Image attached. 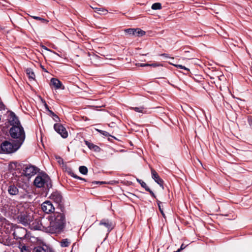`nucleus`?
Instances as JSON below:
<instances>
[{
    "label": "nucleus",
    "instance_id": "10",
    "mask_svg": "<svg viewBox=\"0 0 252 252\" xmlns=\"http://www.w3.org/2000/svg\"><path fill=\"white\" fill-rule=\"evenodd\" d=\"M38 171V169L32 165L28 166L24 170L25 176L31 177L34 175Z\"/></svg>",
    "mask_w": 252,
    "mask_h": 252
},
{
    "label": "nucleus",
    "instance_id": "12",
    "mask_svg": "<svg viewBox=\"0 0 252 252\" xmlns=\"http://www.w3.org/2000/svg\"><path fill=\"white\" fill-rule=\"evenodd\" d=\"M212 78H213V79L218 78V79L220 81L223 82L222 85H223V88H225L226 89L228 88V87L226 85V84L225 83V81H226V78L224 77V76L223 74H222L221 72L217 71L216 72H215V73L214 74V77H212Z\"/></svg>",
    "mask_w": 252,
    "mask_h": 252
},
{
    "label": "nucleus",
    "instance_id": "34",
    "mask_svg": "<svg viewBox=\"0 0 252 252\" xmlns=\"http://www.w3.org/2000/svg\"><path fill=\"white\" fill-rule=\"evenodd\" d=\"M136 65L141 67L148 66L150 65L149 63H136Z\"/></svg>",
    "mask_w": 252,
    "mask_h": 252
},
{
    "label": "nucleus",
    "instance_id": "15",
    "mask_svg": "<svg viewBox=\"0 0 252 252\" xmlns=\"http://www.w3.org/2000/svg\"><path fill=\"white\" fill-rule=\"evenodd\" d=\"M50 198L58 204H60L62 200V195L60 193L58 192H55L52 193L50 196Z\"/></svg>",
    "mask_w": 252,
    "mask_h": 252
},
{
    "label": "nucleus",
    "instance_id": "53",
    "mask_svg": "<svg viewBox=\"0 0 252 252\" xmlns=\"http://www.w3.org/2000/svg\"><path fill=\"white\" fill-rule=\"evenodd\" d=\"M1 104L0 103V107H1Z\"/></svg>",
    "mask_w": 252,
    "mask_h": 252
},
{
    "label": "nucleus",
    "instance_id": "20",
    "mask_svg": "<svg viewBox=\"0 0 252 252\" xmlns=\"http://www.w3.org/2000/svg\"><path fill=\"white\" fill-rule=\"evenodd\" d=\"M26 72L30 79L31 80H34L35 74L31 69L28 68L26 70Z\"/></svg>",
    "mask_w": 252,
    "mask_h": 252
},
{
    "label": "nucleus",
    "instance_id": "47",
    "mask_svg": "<svg viewBox=\"0 0 252 252\" xmlns=\"http://www.w3.org/2000/svg\"><path fill=\"white\" fill-rule=\"evenodd\" d=\"M228 220H235V218H229V219H228Z\"/></svg>",
    "mask_w": 252,
    "mask_h": 252
},
{
    "label": "nucleus",
    "instance_id": "35",
    "mask_svg": "<svg viewBox=\"0 0 252 252\" xmlns=\"http://www.w3.org/2000/svg\"><path fill=\"white\" fill-rule=\"evenodd\" d=\"M186 247V246H185L184 244H183L180 248L179 249H178L176 252H181V250H184L185 248Z\"/></svg>",
    "mask_w": 252,
    "mask_h": 252
},
{
    "label": "nucleus",
    "instance_id": "46",
    "mask_svg": "<svg viewBox=\"0 0 252 252\" xmlns=\"http://www.w3.org/2000/svg\"><path fill=\"white\" fill-rule=\"evenodd\" d=\"M249 123H250V126H252V120L250 121Z\"/></svg>",
    "mask_w": 252,
    "mask_h": 252
},
{
    "label": "nucleus",
    "instance_id": "23",
    "mask_svg": "<svg viewBox=\"0 0 252 252\" xmlns=\"http://www.w3.org/2000/svg\"><path fill=\"white\" fill-rule=\"evenodd\" d=\"M79 172L84 175H86L88 173V168L85 166H81L79 168Z\"/></svg>",
    "mask_w": 252,
    "mask_h": 252
},
{
    "label": "nucleus",
    "instance_id": "37",
    "mask_svg": "<svg viewBox=\"0 0 252 252\" xmlns=\"http://www.w3.org/2000/svg\"><path fill=\"white\" fill-rule=\"evenodd\" d=\"M149 66H153V67H157V66H159L160 65V64H159V63H152V64H149Z\"/></svg>",
    "mask_w": 252,
    "mask_h": 252
},
{
    "label": "nucleus",
    "instance_id": "31",
    "mask_svg": "<svg viewBox=\"0 0 252 252\" xmlns=\"http://www.w3.org/2000/svg\"><path fill=\"white\" fill-rule=\"evenodd\" d=\"M137 181L140 184V185H141V186L143 188L145 189L146 190V189L149 188L147 186L146 184L144 182L142 181V180H139V179H137Z\"/></svg>",
    "mask_w": 252,
    "mask_h": 252
},
{
    "label": "nucleus",
    "instance_id": "42",
    "mask_svg": "<svg viewBox=\"0 0 252 252\" xmlns=\"http://www.w3.org/2000/svg\"><path fill=\"white\" fill-rule=\"evenodd\" d=\"M44 102V106H45L46 109L49 111V110H50L49 109L48 106L47 105V104L46 103V102L45 101Z\"/></svg>",
    "mask_w": 252,
    "mask_h": 252
},
{
    "label": "nucleus",
    "instance_id": "32",
    "mask_svg": "<svg viewBox=\"0 0 252 252\" xmlns=\"http://www.w3.org/2000/svg\"><path fill=\"white\" fill-rule=\"evenodd\" d=\"M158 208H159V209L161 213L162 214V215L164 217V219H165L166 218L164 216V214L163 213V204H162L161 202H159L158 203Z\"/></svg>",
    "mask_w": 252,
    "mask_h": 252
},
{
    "label": "nucleus",
    "instance_id": "22",
    "mask_svg": "<svg viewBox=\"0 0 252 252\" xmlns=\"http://www.w3.org/2000/svg\"><path fill=\"white\" fill-rule=\"evenodd\" d=\"M70 242L67 239H63L61 242V246L62 247H67L69 246Z\"/></svg>",
    "mask_w": 252,
    "mask_h": 252
},
{
    "label": "nucleus",
    "instance_id": "26",
    "mask_svg": "<svg viewBox=\"0 0 252 252\" xmlns=\"http://www.w3.org/2000/svg\"><path fill=\"white\" fill-rule=\"evenodd\" d=\"M152 8L154 10L160 9L161 8V5L160 3H155L152 5Z\"/></svg>",
    "mask_w": 252,
    "mask_h": 252
},
{
    "label": "nucleus",
    "instance_id": "19",
    "mask_svg": "<svg viewBox=\"0 0 252 252\" xmlns=\"http://www.w3.org/2000/svg\"><path fill=\"white\" fill-rule=\"evenodd\" d=\"M55 220H63L65 219V216L63 213H56L54 215Z\"/></svg>",
    "mask_w": 252,
    "mask_h": 252
},
{
    "label": "nucleus",
    "instance_id": "1",
    "mask_svg": "<svg viewBox=\"0 0 252 252\" xmlns=\"http://www.w3.org/2000/svg\"><path fill=\"white\" fill-rule=\"evenodd\" d=\"M12 138L17 139V142L22 144L25 139V133L23 127L21 125L12 126L9 130Z\"/></svg>",
    "mask_w": 252,
    "mask_h": 252
},
{
    "label": "nucleus",
    "instance_id": "45",
    "mask_svg": "<svg viewBox=\"0 0 252 252\" xmlns=\"http://www.w3.org/2000/svg\"><path fill=\"white\" fill-rule=\"evenodd\" d=\"M161 55L162 56H164L165 57L168 58V56L166 54H162Z\"/></svg>",
    "mask_w": 252,
    "mask_h": 252
},
{
    "label": "nucleus",
    "instance_id": "27",
    "mask_svg": "<svg viewBox=\"0 0 252 252\" xmlns=\"http://www.w3.org/2000/svg\"><path fill=\"white\" fill-rule=\"evenodd\" d=\"M49 112L50 113L51 115L52 116L53 119L55 122H58L60 121L59 117L57 115H56L53 111H52L51 110H49Z\"/></svg>",
    "mask_w": 252,
    "mask_h": 252
},
{
    "label": "nucleus",
    "instance_id": "36",
    "mask_svg": "<svg viewBox=\"0 0 252 252\" xmlns=\"http://www.w3.org/2000/svg\"><path fill=\"white\" fill-rule=\"evenodd\" d=\"M32 17L34 19H36V20H43L45 22H46V21L39 17H37V16H32Z\"/></svg>",
    "mask_w": 252,
    "mask_h": 252
},
{
    "label": "nucleus",
    "instance_id": "14",
    "mask_svg": "<svg viewBox=\"0 0 252 252\" xmlns=\"http://www.w3.org/2000/svg\"><path fill=\"white\" fill-rule=\"evenodd\" d=\"M50 85H53L56 89H64V87L62 86L61 82L57 78H52Z\"/></svg>",
    "mask_w": 252,
    "mask_h": 252
},
{
    "label": "nucleus",
    "instance_id": "7",
    "mask_svg": "<svg viewBox=\"0 0 252 252\" xmlns=\"http://www.w3.org/2000/svg\"><path fill=\"white\" fill-rule=\"evenodd\" d=\"M8 121L10 125L12 126L21 125L20 122L18 120L17 117L15 115V114L12 112H10L9 113L8 117Z\"/></svg>",
    "mask_w": 252,
    "mask_h": 252
},
{
    "label": "nucleus",
    "instance_id": "17",
    "mask_svg": "<svg viewBox=\"0 0 252 252\" xmlns=\"http://www.w3.org/2000/svg\"><path fill=\"white\" fill-rule=\"evenodd\" d=\"M19 220H29L30 217L26 215L25 213H22L18 216Z\"/></svg>",
    "mask_w": 252,
    "mask_h": 252
},
{
    "label": "nucleus",
    "instance_id": "38",
    "mask_svg": "<svg viewBox=\"0 0 252 252\" xmlns=\"http://www.w3.org/2000/svg\"><path fill=\"white\" fill-rule=\"evenodd\" d=\"M146 190L149 191L153 196L155 197L154 192L150 189L149 188L146 189Z\"/></svg>",
    "mask_w": 252,
    "mask_h": 252
},
{
    "label": "nucleus",
    "instance_id": "3",
    "mask_svg": "<svg viewBox=\"0 0 252 252\" xmlns=\"http://www.w3.org/2000/svg\"><path fill=\"white\" fill-rule=\"evenodd\" d=\"M48 224H46L45 231L51 233L61 232L64 227L63 221H48Z\"/></svg>",
    "mask_w": 252,
    "mask_h": 252
},
{
    "label": "nucleus",
    "instance_id": "6",
    "mask_svg": "<svg viewBox=\"0 0 252 252\" xmlns=\"http://www.w3.org/2000/svg\"><path fill=\"white\" fill-rule=\"evenodd\" d=\"M114 225L112 221H100L99 224V228L101 231L106 232L108 234L114 228Z\"/></svg>",
    "mask_w": 252,
    "mask_h": 252
},
{
    "label": "nucleus",
    "instance_id": "24",
    "mask_svg": "<svg viewBox=\"0 0 252 252\" xmlns=\"http://www.w3.org/2000/svg\"><path fill=\"white\" fill-rule=\"evenodd\" d=\"M95 10V12H97L99 14H106L107 12V11L106 9H104L103 8H93Z\"/></svg>",
    "mask_w": 252,
    "mask_h": 252
},
{
    "label": "nucleus",
    "instance_id": "8",
    "mask_svg": "<svg viewBox=\"0 0 252 252\" xmlns=\"http://www.w3.org/2000/svg\"><path fill=\"white\" fill-rule=\"evenodd\" d=\"M55 130L59 133L62 137L65 138L68 136V133L66 129L61 124H56L54 126Z\"/></svg>",
    "mask_w": 252,
    "mask_h": 252
},
{
    "label": "nucleus",
    "instance_id": "43",
    "mask_svg": "<svg viewBox=\"0 0 252 252\" xmlns=\"http://www.w3.org/2000/svg\"><path fill=\"white\" fill-rule=\"evenodd\" d=\"M115 123H112L111 124H109L108 126H109L110 127H114L115 126Z\"/></svg>",
    "mask_w": 252,
    "mask_h": 252
},
{
    "label": "nucleus",
    "instance_id": "30",
    "mask_svg": "<svg viewBox=\"0 0 252 252\" xmlns=\"http://www.w3.org/2000/svg\"><path fill=\"white\" fill-rule=\"evenodd\" d=\"M171 64L177 67H179L180 68H181V69H185L186 70H187V71H189V69L186 67L185 66H183L182 65H180V64H173L172 63H170Z\"/></svg>",
    "mask_w": 252,
    "mask_h": 252
},
{
    "label": "nucleus",
    "instance_id": "5",
    "mask_svg": "<svg viewBox=\"0 0 252 252\" xmlns=\"http://www.w3.org/2000/svg\"><path fill=\"white\" fill-rule=\"evenodd\" d=\"M48 221H29V224L32 229L45 231L46 224H48Z\"/></svg>",
    "mask_w": 252,
    "mask_h": 252
},
{
    "label": "nucleus",
    "instance_id": "2",
    "mask_svg": "<svg viewBox=\"0 0 252 252\" xmlns=\"http://www.w3.org/2000/svg\"><path fill=\"white\" fill-rule=\"evenodd\" d=\"M34 185L37 188L49 189L52 187L51 179L46 174L37 176L34 181Z\"/></svg>",
    "mask_w": 252,
    "mask_h": 252
},
{
    "label": "nucleus",
    "instance_id": "4",
    "mask_svg": "<svg viewBox=\"0 0 252 252\" xmlns=\"http://www.w3.org/2000/svg\"><path fill=\"white\" fill-rule=\"evenodd\" d=\"M22 144L18 142L14 143L8 141H4L1 144V150L5 153H11L17 151Z\"/></svg>",
    "mask_w": 252,
    "mask_h": 252
},
{
    "label": "nucleus",
    "instance_id": "25",
    "mask_svg": "<svg viewBox=\"0 0 252 252\" xmlns=\"http://www.w3.org/2000/svg\"><path fill=\"white\" fill-rule=\"evenodd\" d=\"M130 109H131V110H134V111H135L136 112H137L143 113V110L144 109V107H143V106L135 107H130Z\"/></svg>",
    "mask_w": 252,
    "mask_h": 252
},
{
    "label": "nucleus",
    "instance_id": "18",
    "mask_svg": "<svg viewBox=\"0 0 252 252\" xmlns=\"http://www.w3.org/2000/svg\"><path fill=\"white\" fill-rule=\"evenodd\" d=\"M9 193L11 195H16L18 192L17 188L14 186H11L9 187L8 190Z\"/></svg>",
    "mask_w": 252,
    "mask_h": 252
},
{
    "label": "nucleus",
    "instance_id": "21",
    "mask_svg": "<svg viewBox=\"0 0 252 252\" xmlns=\"http://www.w3.org/2000/svg\"><path fill=\"white\" fill-rule=\"evenodd\" d=\"M125 32L128 35H135L136 34V30L134 29H127L125 30Z\"/></svg>",
    "mask_w": 252,
    "mask_h": 252
},
{
    "label": "nucleus",
    "instance_id": "16",
    "mask_svg": "<svg viewBox=\"0 0 252 252\" xmlns=\"http://www.w3.org/2000/svg\"><path fill=\"white\" fill-rule=\"evenodd\" d=\"M85 143L90 149L93 150L95 152H98L99 151L100 149L97 146L95 145L93 143H90L88 141H86Z\"/></svg>",
    "mask_w": 252,
    "mask_h": 252
},
{
    "label": "nucleus",
    "instance_id": "49",
    "mask_svg": "<svg viewBox=\"0 0 252 252\" xmlns=\"http://www.w3.org/2000/svg\"><path fill=\"white\" fill-rule=\"evenodd\" d=\"M23 222H24V223L25 224L26 223H27V222H28V221H23Z\"/></svg>",
    "mask_w": 252,
    "mask_h": 252
},
{
    "label": "nucleus",
    "instance_id": "52",
    "mask_svg": "<svg viewBox=\"0 0 252 252\" xmlns=\"http://www.w3.org/2000/svg\"><path fill=\"white\" fill-rule=\"evenodd\" d=\"M53 53L55 54H57L55 52H53Z\"/></svg>",
    "mask_w": 252,
    "mask_h": 252
},
{
    "label": "nucleus",
    "instance_id": "41",
    "mask_svg": "<svg viewBox=\"0 0 252 252\" xmlns=\"http://www.w3.org/2000/svg\"><path fill=\"white\" fill-rule=\"evenodd\" d=\"M73 177L75 178H77V179H80V180H85L84 179H83L81 177H79L78 176H77V175H75L74 174H72V175Z\"/></svg>",
    "mask_w": 252,
    "mask_h": 252
},
{
    "label": "nucleus",
    "instance_id": "51",
    "mask_svg": "<svg viewBox=\"0 0 252 252\" xmlns=\"http://www.w3.org/2000/svg\"><path fill=\"white\" fill-rule=\"evenodd\" d=\"M220 90H221V89H221V85H220Z\"/></svg>",
    "mask_w": 252,
    "mask_h": 252
},
{
    "label": "nucleus",
    "instance_id": "44",
    "mask_svg": "<svg viewBox=\"0 0 252 252\" xmlns=\"http://www.w3.org/2000/svg\"><path fill=\"white\" fill-rule=\"evenodd\" d=\"M42 48H43L44 49L46 50L49 51H50V52H52L50 50L48 49V48H47L46 47L44 46H42Z\"/></svg>",
    "mask_w": 252,
    "mask_h": 252
},
{
    "label": "nucleus",
    "instance_id": "29",
    "mask_svg": "<svg viewBox=\"0 0 252 252\" xmlns=\"http://www.w3.org/2000/svg\"><path fill=\"white\" fill-rule=\"evenodd\" d=\"M145 33H146V32L145 31H142L140 29H138L137 30H136V34L135 35L141 36L145 35Z\"/></svg>",
    "mask_w": 252,
    "mask_h": 252
},
{
    "label": "nucleus",
    "instance_id": "48",
    "mask_svg": "<svg viewBox=\"0 0 252 252\" xmlns=\"http://www.w3.org/2000/svg\"><path fill=\"white\" fill-rule=\"evenodd\" d=\"M97 131H98L99 133H100V131H102L101 130H99V129H96Z\"/></svg>",
    "mask_w": 252,
    "mask_h": 252
},
{
    "label": "nucleus",
    "instance_id": "50",
    "mask_svg": "<svg viewBox=\"0 0 252 252\" xmlns=\"http://www.w3.org/2000/svg\"><path fill=\"white\" fill-rule=\"evenodd\" d=\"M198 162L201 164V165H202V163L201 162H200V161H199V160H198Z\"/></svg>",
    "mask_w": 252,
    "mask_h": 252
},
{
    "label": "nucleus",
    "instance_id": "40",
    "mask_svg": "<svg viewBox=\"0 0 252 252\" xmlns=\"http://www.w3.org/2000/svg\"><path fill=\"white\" fill-rule=\"evenodd\" d=\"M93 184H104L103 182L94 181L92 182Z\"/></svg>",
    "mask_w": 252,
    "mask_h": 252
},
{
    "label": "nucleus",
    "instance_id": "33",
    "mask_svg": "<svg viewBox=\"0 0 252 252\" xmlns=\"http://www.w3.org/2000/svg\"><path fill=\"white\" fill-rule=\"evenodd\" d=\"M100 133L102 134V135L105 136H111L108 132H107V131H100Z\"/></svg>",
    "mask_w": 252,
    "mask_h": 252
},
{
    "label": "nucleus",
    "instance_id": "28",
    "mask_svg": "<svg viewBox=\"0 0 252 252\" xmlns=\"http://www.w3.org/2000/svg\"><path fill=\"white\" fill-rule=\"evenodd\" d=\"M19 248L21 252H30V249L29 247L21 246Z\"/></svg>",
    "mask_w": 252,
    "mask_h": 252
},
{
    "label": "nucleus",
    "instance_id": "39",
    "mask_svg": "<svg viewBox=\"0 0 252 252\" xmlns=\"http://www.w3.org/2000/svg\"><path fill=\"white\" fill-rule=\"evenodd\" d=\"M57 159L59 163L61 164L63 163V160L61 158H57Z\"/></svg>",
    "mask_w": 252,
    "mask_h": 252
},
{
    "label": "nucleus",
    "instance_id": "9",
    "mask_svg": "<svg viewBox=\"0 0 252 252\" xmlns=\"http://www.w3.org/2000/svg\"><path fill=\"white\" fill-rule=\"evenodd\" d=\"M41 208L46 213H51L55 210L54 207L50 201L43 202L41 205Z\"/></svg>",
    "mask_w": 252,
    "mask_h": 252
},
{
    "label": "nucleus",
    "instance_id": "13",
    "mask_svg": "<svg viewBox=\"0 0 252 252\" xmlns=\"http://www.w3.org/2000/svg\"><path fill=\"white\" fill-rule=\"evenodd\" d=\"M32 252H54L52 249L46 245L35 247L32 250Z\"/></svg>",
    "mask_w": 252,
    "mask_h": 252
},
{
    "label": "nucleus",
    "instance_id": "11",
    "mask_svg": "<svg viewBox=\"0 0 252 252\" xmlns=\"http://www.w3.org/2000/svg\"><path fill=\"white\" fill-rule=\"evenodd\" d=\"M151 173L153 179L160 186L162 189H163V182L162 180L160 178L156 171L155 170L152 169Z\"/></svg>",
    "mask_w": 252,
    "mask_h": 252
}]
</instances>
